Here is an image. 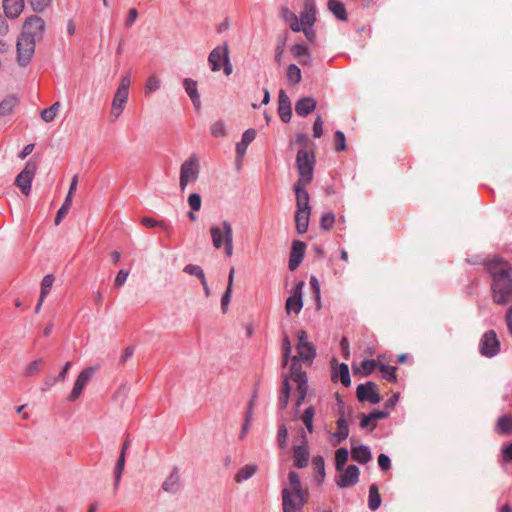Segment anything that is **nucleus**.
<instances>
[{"mask_svg": "<svg viewBox=\"0 0 512 512\" xmlns=\"http://www.w3.org/2000/svg\"><path fill=\"white\" fill-rule=\"evenodd\" d=\"M184 272L196 276L200 281L206 278L203 269L199 265L188 264L184 267Z\"/></svg>", "mask_w": 512, "mask_h": 512, "instance_id": "3c124183", "label": "nucleus"}, {"mask_svg": "<svg viewBox=\"0 0 512 512\" xmlns=\"http://www.w3.org/2000/svg\"><path fill=\"white\" fill-rule=\"evenodd\" d=\"M294 465L304 468L308 465L309 451L304 446H295L293 449Z\"/></svg>", "mask_w": 512, "mask_h": 512, "instance_id": "cd10ccee", "label": "nucleus"}, {"mask_svg": "<svg viewBox=\"0 0 512 512\" xmlns=\"http://www.w3.org/2000/svg\"><path fill=\"white\" fill-rule=\"evenodd\" d=\"M489 272L493 277V299L500 305L512 300V268L503 260H495L489 264Z\"/></svg>", "mask_w": 512, "mask_h": 512, "instance_id": "f257e3e1", "label": "nucleus"}, {"mask_svg": "<svg viewBox=\"0 0 512 512\" xmlns=\"http://www.w3.org/2000/svg\"><path fill=\"white\" fill-rule=\"evenodd\" d=\"M377 386L374 382H367L360 384L357 387L356 395L359 401H368L372 404H377L381 401V397L377 392Z\"/></svg>", "mask_w": 512, "mask_h": 512, "instance_id": "9d476101", "label": "nucleus"}, {"mask_svg": "<svg viewBox=\"0 0 512 512\" xmlns=\"http://www.w3.org/2000/svg\"><path fill=\"white\" fill-rule=\"evenodd\" d=\"M309 183H295L294 191L296 194V206L297 210H311L309 205V193L305 186Z\"/></svg>", "mask_w": 512, "mask_h": 512, "instance_id": "a211bd4d", "label": "nucleus"}, {"mask_svg": "<svg viewBox=\"0 0 512 512\" xmlns=\"http://www.w3.org/2000/svg\"><path fill=\"white\" fill-rule=\"evenodd\" d=\"M335 149L337 151H342L346 148V139L345 135L341 131H336L334 135Z\"/></svg>", "mask_w": 512, "mask_h": 512, "instance_id": "052dcab7", "label": "nucleus"}, {"mask_svg": "<svg viewBox=\"0 0 512 512\" xmlns=\"http://www.w3.org/2000/svg\"><path fill=\"white\" fill-rule=\"evenodd\" d=\"M202 200L199 194L193 193L188 197V205L192 211H199L201 209Z\"/></svg>", "mask_w": 512, "mask_h": 512, "instance_id": "13d9d810", "label": "nucleus"}, {"mask_svg": "<svg viewBox=\"0 0 512 512\" xmlns=\"http://www.w3.org/2000/svg\"><path fill=\"white\" fill-rule=\"evenodd\" d=\"M227 226L229 228H232V225L228 221L224 220V221H222L220 226L213 225L210 228L212 244L215 249H220L223 246V244L226 243V241H227V234H226Z\"/></svg>", "mask_w": 512, "mask_h": 512, "instance_id": "4468645a", "label": "nucleus"}, {"mask_svg": "<svg viewBox=\"0 0 512 512\" xmlns=\"http://www.w3.org/2000/svg\"><path fill=\"white\" fill-rule=\"evenodd\" d=\"M183 85H184L185 91L189 95L194 107L197 110H199L201 107V100H200V94L198 93V90H197V82L190 78H186L183 81Z\"/></svg>", "mask_w": 512, "mask_h": 512, "instance_id": "5701e85b", "label": "nucleus"}, {"mask_svg": "<svg viewBox=\"0 0 512 512\" xmlns=\"http://www.w3.org/2000/svg\"><path fill=\"white\" fill-rule=\"evenodd\" d=\"M227 58H229V48L227 43L215 47L208 56V62L211 70L213 72L219 71L221 69V61L224 62Z\"/></svg>", "mask_w": 512, "mask_h": 512, "instance_id": "f8f14e48", "label": "nucleus"}, {"mask_svg": "<svg viewBox=\"0 0 512 512\" xmlns=\"http://www.w3.org/2000/svg\"><path fill=\"white\" fill-rule=\"evenodd\" d=\"M351 457L360 464H366L371 460V452L367 446L360 445L352 448Z\"/></svg>", "mask_w": 512, "mask_h": 512, "instance_id": "bb28decb", "label": "nucleus"}, {"mask_svg": "<svg viewBox=\"0 0 512 512\" xmlns=\"http://www.w3.org/2000/svg\"><path fill=\"white\" fill-rule=\"evenodd\" d=\"M311 210H296L295 224L299 234H304L308 230Z\"/></svg>", "mask_w": 512, "mask_h": 512, "instance_id": "393cba45", "label": "nucleus"}, {"mask_svg": "<svg viewBox=\"0 0 512 512\" xmlns=\"http://www.w3.org/2000/svg\"><path fill=\"white\" fill-rule=\"evenodd\" d=\"M301 24L313 26L316 22V6L314 0H305L304 9L300 15Z\"/></svg>", "mask_w": 512, "mask_h": 512, "instance_id": "aec40b11", "label": "nucleus"}, {"mask_svg": "<svg viewBox=\"0 0 512 512\" xmlns=\"http://www.w3.org/2000/svg\"><path fill=\"white\" fill-rule=\"evenodd\" d=\"M312 464L315 470L318 472L319 477L322 480L325 477V463L322 456H315L312 460Z\"/></svg>", "mask_w": 512, "mask_h": 512, "instance_id": "6e6d98bb", "label": "nucleus"}, {"mask_svg": "<svg viewBox=\"0 0 512 512\" xmlns=\"http://www.w3.org/2000/svg\"><path fill=\"white\" fill-rule=\"evenodd\" d=\"M290 379L296 383L297 386L307 385V375L306 372L302 370L298 356H293L291 358Z\"/></svg>", "mask_w": 512, "mask_h": 512, "instance_id": "6ab92c4d", "label": "nucleus"}, {"mask_svg": "<svg viewBox=\"0 0 512 512\" xmlns=\"http://www.w3.org/2000/svg\"><path fill=\"white\" fill-rule=\"evenodd\" d=\"M199 175L198 158L195 155L190 156L181 165L180 169V189L183 191L190 182H195Z\"/></svg>", "mask_w": 512, "mask_h": 512, "instance_id": "39448f33", "label": "nucleus"}, {"mask_svg": "<svg viewBox=\"0 0 512 512\" xmlns=\"http://www.w3.org/2000/svg\"><path fill=\"white\" fill-rule=\"evenodd\" d=\"M54 276L52 274H47L41 282V291L40 296L41 300H45L46 296L49 294L50 289L54 282Z\"/></svg>", "mask_w": 512, "mask_h": 512, "instance_id": "a18cd8bd", "label": "nucleus"}, {"mask_svg": "<svg viewBox=\"0 0 512 512\" xmlns=\"http://www.w3.org/2000/svg\"><path fill=\"white\" fill-rule=\"evenodd\" d=\"M381 505V496L376 484L369 487L368 506L372 511L378 509Z\"/></svg>", "mask_w": 512, "mask_h": 512, "instance_id": "72a5a7b5", "label": "nucleus"}, {"mask_svg": "<svg viewBox=\"0 0 512 512\" xmlns=\"http://www.w3.org/2000/svg\"><path fill=\"white\" fill-rule=\"evenodd\" d=\"M227 241L224 245L225 253L228 257L233 254V229L227 226Z\"/></svg>", "mask_w": 512, "mask_h": 512, "instance_id": "bf43d9fd", "label": "nucleus"}, {"mask_svg": "<svg viewBox=\"0 0 512 512\" xmlns=\"http://www.w3.org/2000/svg\"><path fill=\"white\" fill-rule=\"evenodd\" d=\"M337 376H339V379L341 383L348 387L351 384L350 374H349V368L348 365L345 363H342L339 365L338 369H334L332 372V380H336Z\"/></svg>", "mask_w": 512, "mask_h": 512, "instance_id": "7c9ffc66", "label": "nucleus"}, {"mask_svg": "<svg viewBox=\"0 0 512 512\" xmlns=\"http://www.w3.org/2000/svg\"><path fill=\"white\" fill-rule=\"evenodd\" d=\"M335 222V216L333 213H325L321 217L320 226L324 230H330Z\"/></svg>", "mask_w": 512, "mask_h": 512, "instance_id": "4d7b16f0", "label": "nucleus"}, {"mask_svg": "<svg viewBox=\"0 0 512 512\" xmlns=\"http://www.w3.org/2000/svg\"><path fill=\"white\" fill-rule=\"evenodd\" d=\"M379 371L383 378L387 379L390 382H396L397 376H396V367L385 365V364H378Z\"/></svg>", "mask_w": 512, "mask_h": 512, "instance_id": "79ce46f5", "label": "nucleus"}, {"mask_svg": "<svg viewBox=\"0 0 512 512\" xmlns=\"http://www.w3.org/2000/svg\"><path fill=\"white\" fill-rule=\"evenodd\" d=\"M45 31V22L42 18L36 15L27 17L22 28V35L32 38V40L39 41L43 38Z\"/></svg>", "mask_w": 512, "mask_h": 512, "instance_id": "0eeeda50", "label": "nucleus"}, {"mask_svg": "<svg viewBox=\"0 0 512 512\" xmlns=\"http://www.w3.org/2000/svg\"><path fill=\"white\" fill-rule=\"evenodd\" d=\"M337 429L338 431L334 434V437H336L337 442L340 443L341 441L345 440L349 435L348 424L343 415L339 417L337 421Z\"/></svg>", "mask_w": 512, "mask_h": 512, "instance_id": "4c0bfd02", "label": "nucleus"}, {"mask_svg": "<svg viewBox=\"0 0 512 512\" xmlns=\"http://www.w3.org/2000/svg\"><path fill=\"white\" fill-rule=\"evenodd\" d=\"M480 352L486 357H492L499 352L500 342L493 330L486 332L480 340Z\"/></svg>", "mask_w": 512, "mask_h": 512, "instance_id": "1a4fd4ad", "label": "nucleus"}, {"mask_svg": "<svg viewBox=\"0 0 512 512\" xmlns=\"http://www.w3.org/2000/svg\"><path fill=\"white\" fill-rule=\"evenodd\" d=\"M161 86V80L156 75H151L148 77L145 84V93L151 94L157 91Z\"/></svg>", "mask_w": 512, "mask_h": 512, "instance_id": "09e8293b", "label": "nucleus"}, {"mask_svg": "<svg viewBox=\"0 0 512 512\" xmlns=\"http://www.w3.org/2000/svg\"><path fill=\"white\" fill-rule=\"evenodd\" d=\"M378 464H379L380 468L384 471H387L391 468V460L385 454H380L378 456Z\"/></svg>", "mask_w": 512, "mask_h": 512, "instance_id": "774afa93", "label": "nucleus"}, {"mask_svg": "<svg viewBox=\"0 0 512 512\" xmlns=\"http://www.w3.org/2000/svg\"><path fill=\"white\" fill-rule=\"evenodd\" d=\"M18 104V99L17 97L13 96V95H9L7 97H5L1 102H0V115H8L10 113H12L13 109L17 106Z\"/></svg>", "mask_w": 512, "mask_h": 512, "instance_id": "f704fd0d", "label": "nucleus"}, {"mask_svg": "<svg viewBox=\"0 0 512 512\" xmlns=\"http://www.w3.org/2000/svg\"><path fill=\"white\" fill-rule=\"evenodd\" d=\"M124 466H125V456L123 455V453H120V456H119L118 461L115 466V483H114L115 488H117L119 485V482H120V479L122 476V472L124 470Z\"/></svg>", "mask_w": 512, "mask_h": 512, "instance_id": "8fccbe9b", "label": "nucleus"}, {"mask_svg": "<svg viewBox=\"0 0 512 512\" xmlns=\"http://www.w3.org/2000/svg\"><path fill=\"white\" fill-rule=\"evenodd\" d=\"M51 3V0H30V5L34 11L42 12Z\"/></svg>", "mask_w": 512, "mask_h": 512, "instance_id": "0e129e2a", "label": "nucleus"}, {"mask_svg": "<svg viewBox=\"0 0 512 512\" xmlns=\"http://www.w3.org/2000/svg\"><path fill=\"white\" fill-rule=\"evenodd\" d=\"M297 352L299 360L312 363L316 356V348L312 343L297 345Z\"/></svg>", "mask_w": 512, "mask_h": 512, "instance_id": "a878e982", "label": "nucleus"}, {"mask_svg": "<svg viewBox=\"0 0 512 512\" xmlns=\"http://www.w3.org/2000/svg\"><path fill=\"white\" fill-rule=\"evenodd\" d=\"M341 475L337 480V485L340 488H347L357 484L359 480L360 470L356 465H349L346 469L343 468Z\"/></svg>", "mask_w": 512, "mask_h": 512, "instance_id": "ddd939ff", "label": "nucleus"}, {"mask_svg": "<svg viewBox=\"0 0 512 512\" xmlns=\"http://www.w3.org/2000/svg\"><path fill=\"white\" fill-rule=\"evenodd\" d=\"M316 108V101L311 97L299 99L295 105V111L299 116H307Z\"/></svg>", "mask_w": 512, "mask_h": 512, "instance_id": "b1692460", "label": "nucleus"}, {"mask_svg": "<svg viewBox=\"0 0 512 512\" xmlns=\"http://www.w3.org/2000/svg\"><path fill=\"white\" fill-rule=\"evenodd\" d=\"M210 131L214 137H224L226 135L225 123L221 120L216 121L211 125Z\"/></svg>", "mask_w": 512, "mask_h": 512, "instance_id": "864d4df0", "label": "nucleus"}, {"mask_svg": "<svg viewBox=\"0 0 512 512\" xmlns=\"http://www.w3.org/2000/svg\"><path fill=\"white\" fill-rule=\"evenodd\" d=\"M378 367V361L376 360H364L361 363L360 368H354L355 372L362 371L364 376H369Z\"/></svg>", "mask_w": 512, "mask_h": 512, "instance_id": "de8ad7c7", "label": "nucleus"}, {"mask_svg": "<svg viewBox=\"0 0 512 512\" xmlns=\"http://www.w3.org/2000/svg\"><path fill=\"white\" fill-rule=\"evenodd\" d=\"M70 367H71V362H66L65 365L63 366L61 372L59 373V375L56 378L50 379L49 382L46 381L45 384L48 386H51V385H53V383L55 381L63 382L66 378V374H67L68 370L70 369Z\"/></svg>", "mask_w": 512, "mask_h": 512, "instance_id": "e2e57ef3", "label": "nucleus"}, {"mask_svg": "<svg viewBox=\"0 0 512 512\" xmlns=\"http://www.w3.org/2000/svg\"><path fill=\"white\" fill-rule=\"evenodd\" d=\"M42 364V359H37L29 363L24 371L25 376H34L39 373Z\"/></svg>", "mask_w": 512, "mask_h": 512, "instance_id": "5fc2aeb1", "label": "nucleus"}, {"mask_svg": "<svg viewBox=\"0 0 512 512\" xmlns=\"http://www.w3.org/2000/svg\"><path fill=\"white\" fill-rule=\"evenodd\" d=\"M128 275H129V271L128 270L121 269L118 272V274H117V276H116V278L114 280V286L116 288H120L126 282V280L128 278Z\"/></svg>", "mask_w": 512, "mask_h": 512, "instance_id": "338daca9", "label": "nucleus"}, {"mask_svg": "<svg viewBox=\"0 0 512 512\" xmlns=\"http://www.w3.org/2000/svg\"><path fill=\"white\" fill-rule=\"evenodd\" d=\"M307 491L282 489L283 512H298L308 501Z\"/></svg>", "mask_w": 512, "mask_h": 512, "instance_id": "20e7f679", "label": "nucleus"}, {"mask_svg": "<svg viewBox=\"0 0 512 512\" xmlns=\"http://www.w3.org/2000/svg\"><path fill=\"white\" fill-rule=\"evenodd\" d=\"M314 416H315V410L312 406H309L308 408L305 409V411L301 417V419L309 433H312L314 431V428H313Z\"/></svg>", "mask_w": 512, "mask_h": 512, "instance_id": "37998d69", "label": "nucleus"}, {"mask_svg": "<svg viewBox=\"0 0 512 512\" xmlns=\"http://www.w3.org/2000/svg\"><path fill=\"white\" fill-rule=\"evenodd\" d=\"M278 113H279L281 120L284 123H288L291 120V116H292L291 102L284 90L279 91Z\"/></svg>", "mask_w": 512, "mask_h": 512, "instance_id": "f3484780", "label": "nucleus"}, {"mask_svg": "<svg viewBox=\"0 0 512 512\" xmlns=\"http://www.w3.org/2000/svg\"><path fill=\"white\" fill-rule=\"evenodd\" d=\"M290 397V385H289V378L285 377L283 380V386L281 390V396L279 398V404L281 408H286L289 402Z\"/></svg>", "mask_w": 512, "mask_h": 512, "instance_id": "c03bdc74", "label": "nucleus"}, {"mask_svg": "<svg viewBox=\"0 0 512 512\" xmlns=\"http://www.w3.org/2000/svg\"><path fill=\"white\" fill-rule=\"evenodd\" d=\"M306 244L302 241L295 240L292 243L290 257H289V269L294 271L300 265L304 258Z\"/></svg>", "mask_w": 512, "mask_h": 512, "instance_id": "dca6fc26", "label": "nucleus"}, {"mask_svg": "<svg viewBox=\"0 0 512 512\" xmlns=\"http://www.w3.org/2000/svg\"><path fill=\"white\" fill-rule=\"evenodd\" d=\"M131 84L130 75L127 74L121 78V82L119 87L116 90L114 95L111 112H110V121L115 122L120 115L122 114L125 105L127 103L129 97V87Z\"/></svg>", "mask_w": 512, "mask_h": 512, "instance_id": "7ed1b4c3", "label": "nucleus"}, {"mask_svg": "<svg viewBox=\"0 0 512 512\" xmlns=\"http://www.w3.org/2000/svg\"><path fill=\"white\" fill-rule=\"evenodd\" d=\"M349 452L346 448H339L335 452V468L337 471H343V468L348 460Z\"/></svg>", "mask_w": 512, "mask_h": 512, "instance_id": "ea45409f", "label": "nucleus"}, {"mask_svg": "<svg viewBox=\"0 0 512 512\" xmlns=\"http://www.w3.org/2000/svg\"><path fill=\"white\" fill-rule=\"evenodd\" d=\"M291 53L294 57L300 60L302 65H308L310 63V55L307 47L302 44H295L291 48Z\"/></svg>", "mask_w": 512, "mask_h": 512, "instance_id": "473e14b6", "label": "nucleus"}, {"mask_svg": "<svg viewBox=\"0 0 512 512\" xmlns=\"http://www.w3.org/2000/svg\"><path fill=\"white\" fill-rule=\"evenodd\" d=\"M37 171V162L30 159L24 169L17 175L15 185L20 188L23 194L28 195L31 190V183Z\"/></svg>", "mask_w": 512, "mask_h": 512, "instance_id": "423d86ee", "label": "nucleus"}, {"mask_svg": "<svg viewBox=\"0 0 512 512\" xmlns=\"http://www.w3.org/2000/svg\"><path fill=\"white\" fill-rule=\"evenodd\" d=\"M258 470L257 465L255 464H247L240 468L238 472L235 474V481L237 483H242L248 479H250Z\"/></svg>", "mask_w": 512, "mask_h": 512, "instance_id": "c756f323", "label": "nucleus"}, {"mask_svg": "<svg viewBox=\"0 0 512 512\" xmlns=\"http://www.w3.org/2000/svg\"><path fill=\"white\" fill-rule=\"evenodd\" d=\"M287 79L292 84H298L301 81V70L298 66L294 64L288 66Z\"/></svg>", "mask_w": 512, "mask_h": 512, "instance_id": "49530a36", "label": "nucleus"}, {"mask_svg": "<svg viewBox=\"0 0 512 512\" xmlns=\"http://www.w3.org/2000/svg\"><path fill=\"white\" fill-rule=\"evenodd\" d=\"M304 287V282H299L295 289L293 294L286 300L285 304V310L289 314L291 312H295L298 314L302 307H303V301H302V289Z\"/></svg>", "mask_w": 512, "mask_h": 512, "instance_id": "2eb2a0df", "label": "nucleus"}, {"mask_svg": "<svg viewBox=\"0 0 512 512\" xmlns=\"http://www.w3.org/2000/svg\"><path fill=\"white\" fill-rule=\"evenodd\" d=\"M5 15L9 18H17L24 9V0H3Z\"/></svg>", "mask_w": 512, "mask_h": 512, "instance_id": "412c9836", "label": "nucleus"}, {"mask_svg": "<svg viewBox=\"0 0 512 512\" xmlns=\"http://www.w3.org/2000/svg\"><path fill=\"white\" fill-rule=\"evenodd\" d=\"M141 223L147 228H162L168 235L172 233V227L163 220H157L152 217H143L141 219Z\"/></svg>", "mask_w": 512, "mask_h": 512, "instance_id": "2f4dec72", "label": "nucleus"}, {"mask_svg": "<svg viewBox=\"0 0 512 512\" xmlns=\"http://www.w3.org/2000/svg\"><path fill=\"white\" fill-rule=\"evenodd\" d=\"M327 6L337 19L341 21L347 20V11L345 5L342 2L338 0H329Z\"/></svg>", "mask_w": 512, "mask_h": 512, "instance_id": "c85d7f7f", "label": "nucleus"}, {"mask_svg": "<svg viewBox=\"0 0 512 512\" xmlns=\"http://www.w3.org/2000/svg\"><path fill=\"white\" fill-rule=\"evenodd\" d=\"M35 40H32V38H28L25 35L20 34L17 40V62L21 66H26L34 52H35Z\"/></svg>", "mask_w": 512, "mask_h": 512, "instance_id": "6e6552de", "label": "nucleus"}, {"mask_svg": "<svg viewBox=\"0 0 512 512\" xmlns=\"http://www.w3.org/2000/svg\"><path fill=\"white\" fill-rule=\"evenodd\" d=\"M60 107L61 104L59 101H57L54 104H52L49 108L43 109L40 113L42 120L47 123L52 122L55 119Z\"/></svg>", "mask_w": 512, "mask_h": 512, "instance_id": "58836bf2", "label": "nucleus"}, {"mask_svg": "<svg viewBox=\"0 0 512 512\" xmlns=\"http://www.w3.org/2000/svg\"><path fill=\"white\" fill-rule=\"evenodd\" d=\"M255 137V129L250 128L243 133L241 141L236 144L237 158L241 159L245 155L249 144L255 139Z\"/></svg>", "mask_w": 512, "mask_h": 512, "instance_id": "4be33fe9", "label": "nucleus"}, {"mask_svg": "<svg viewBox=\"0 0 512 512\" xmlns=\"http://www.w3.org/2000/svg\"><path fill=\"white\" fill-rule=\"evenodd\" d=\"M179 474L177 471H173L167 479L163 482L162 488L166 492L174 493L177 490L179 484Z\"/></svg>", "mask_w": 512, "mask_h": 512, "instance_id": "e433bc0d", "label": "nucleus"}, {"mask_svg": "<svg viewBox=\"0 0 512 512\" xmlns=\"http://www.w3.org/2000/svg\"><path fill=\"white\" fill-rule=\"evenodd\" d=\"M285 13V18L289 21V25L292 31L299 32L303 28V24H301V20L299 21L297 15L295 13L289 12L287 8L283 9Z\"/></svg>", "mask_w": 512, "mask_h": 512, "instance_id": "a19ab883", "label": "nucleus"}, {"mask_svg": "<svg viewBox=\"0 0 512 512\" xmlns=\"http://www.w3.org/2000/svg\"><path fill=\"white\" fill-rule=\"evenodd\" d=\"M93 373H94V370L91 367L85 368L84 370H82L80 372V374L78 375V377L74 383V387L68 397L69 401L73 402L80 397L86 384L92 378Z\"/></svg>", "mask_w": 512, "mask_h": 512, "instance_id": "9b49d317", "label": "nucleus"}, {"mask_svg": "<svg viewBox=\"0 0 512 512\" xmlns=\"http://www.w3.org/2000/svg\"><path fill=\"white\" fill-rule=\"evenodd\" d=\"M314 165V152L307 149L299 150L296 156V167L299 173V179L296 183L310 184L313 180Z\"/></svg>", "mask_w": 512, "mask_h": 512, "instance_id": "f03ea898", "label": "nucleus"}, {"mask_svg": "<svg viewBox=\"0 0 512 512\" xmlns=\"http://www.w3.org/2000/svg\"><path fill=\"white\" fill-rule=\"evenodd\" d=\"M307 390H308V385H298L297 386V399L295 402L296 408H299L301 406V404L303 403V401L306 397V394H307Z\"/></svg>", "mask_w": 512, "mask_h": 512, "instance_id": "69168bd1", "label": "nucleus"}, {"mask_svg": "<svg viewBox=\"0 0 512 512\" xmlns=\"http://www.w3.org/2000/svg\"><path fill=\"white\" fill-rule=\"evenodd\" d=\"M289 488L292 491H305L302 486L299 479V475L295 471H291L289 473Z\"/></svg>", "mask_w": 512, "mask_h": 512, "instance_id": "603ef678", "label": "nucleus"}, {"mask_svg": "<svg viewBox=\"0 0 512 512\" xmlns=\"http://www.w3.org/2000/svg\"><path fill=\"white\" fill-rule=\"evenodd\" d=\"M496 430L500 434L512 433V417L508 415H503L500 418H498L496 423Z\"/></svg>", "mask_w": 512, "mask_h": 512, "instance_id": "c9c22d12", "label": "nucleus"}, {"mask_svg": "<svg viewBox=\"0 0 512 512\" xmlns=\"http://www.w3.org/2000/svg\"><path fill=\"white\" fill-rule=\"evenodd\" d=\"M288 430L285 424H281L278 429L277 441L280 447L284 448L287 444Z\"/></svg>", "mask_w": 512, "mask_h": 512, "instance_id": "680f3d73", "label": "nucleus"}]
</instances>
